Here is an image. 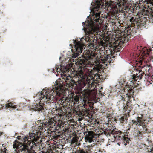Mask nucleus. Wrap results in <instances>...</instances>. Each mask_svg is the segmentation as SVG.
<instances>
[{
	"instance_id": "1",
	"label": "nucleus",
	"mask_w": 153,
	"mask_h": 153,
	"mask_svg": "<svg viewBox=\"0 0 153 153\" xmlns=\"http://www.w3.org/2000/svg\"><path fill=\"white\" fill-rule=\"evenodd\" d=\"M76 82L72 79L70 76H67L63 78L62 80L60 81L57 80L54 84L52 89L45 88L43 89L42 91L39 93L40 94V102L39 103L37 104L33 108V110L35 111L40 112H42L44 110V108L47 109L50 108V104L53 103L54 100L58 98L59 97H62L60 99L59 102H57L56 104V107L58 109L56 111H58V113L56 112V115L61 117L64 115V113L62 111V109L64 108H68L70 106H72L78 103L80 98L82 100V105L83 108L81 110H75V112L76 115L82 118L88 116L90 114V110L93 109V107L90 105L91 102L88 101L90 96V94L88 92H85L82 94V96H80L76 94H73L71 98L70 99L67 98L64 96L65 95V89L66 87H71L73 89L74 86V88L76 86Z\"/></svg>"
},
{
	"instance_id": "2",
	"label": "nucleus",
	"mask_w": 153,
	"mask_h": 153,
	"mask_svg": "<svg viewBox=\"0 0 153 153\" xmlns=\"http://www.w3.org/2000/svg\"><path fill=\"white\" fill-rule=\"evenodd\" d=\"M104 41L101 39L100 42V45L102 46V48L104 49V51L102 50L100 53V58L105 63V61L109 63H112L114 60L115 53L120 51V46H117L116 42L113 45H106L105 40Z\"/></svg>"
},
{
	"instance_id": "3",
	"label": "nucleus",
	"mask_w": 153,
	"mask_h": 153,
	"mask_svg": "<svg viewBox=\"0 0 153 153\" xmlns=\"http://www.w3.org/2000/svg\"><path fill=\"white\" fill-rule=\"evenodd\" d=\"M104 68L103 64L99 63L91 70V74L88 75L81 71L77 73L76 76L79 78V80L84 82V84H87L88 88H90L92 87L93 82L99 81L100 74L99 73L101 72V70Z\"/></svg>"
},
{
	"instance_id": "4",
	"label": "nucleus",
	"mask_w": 153,
	"mask_h": 153,
	"mask_svg": "<svg viewBox=\"0 0 153 153\" xmlns=\"http://www.w3.org/2000/svg\"><path fill=\"white\" fill-rule=\"evenodd\" d=\"M93 17L91 18V21L89 23L88 28L85 30V40L86 42H89L91 44L96 42L97 38L95 35H98L97 33L99 32V25H101L103 22V19L99 18L94 19Z\"/></svg>"
},
{
	"instance_id": "5",
	"label": "nucleus",
	"mask_w": 153,
	"mask_h": 153,
	"mask_svg": "<svg viewBox=\"0 0 153 153\" xmlns=\"http://www.w3.org/2000/svg\"><path fill=\"white\" fill-rule=\"evenodd\" d=\"M100 133L107 136H108L111 141L118 142L117 144L119 145L120 143H123L126 145L131 140L130 138L129 137L128 135H126L116 128L113 130L106 129L102 131Z\"/></svg>"
},
{
	"instance_id": "6",
	"label": "nucleus",
	"mask_w": 153,
	"mask_h": 153,
	"mask_svg": "<svg viewBox=\"0 0 153 153\" xmlns=\"http://www.w3.org/2000/svg\"><path fill=\"white\" fill-rule=\"evenodd\" d=\"M145 121V120L143 117L138 116L137 118V120H132L129 122L128 127L135 129L137 126H139V131L137 133V136L142 137L143 134L148 132V129L147 128L148 123Z\"/></svg>"
},
{
	"instance_id": "7",
	"label": "nucleus",
	"mask_w": 153,
	"mask_h": 153,
	"mask_svg": "<svg viewBox=\"0 0 153 153\" xmlns=\"http://www.w3.org/2000/svg\"><path fill=\"white\" fill-rule=\"evenodd\" d=\"M123 89L124 93H123L122 95L120 96L121 100L126 102V104L123 103L124 110L126 111H130L129 105L130 103H131L130 99L133 97L134 92L132 89H129V88H124Z\"/></svg>"
},
{
	"instance_id": "8",
	"label": "nucleus",
	"mask_w": 153,
	"mask_h": 153,
	"mask_svg": "<svg viewBox=\"0 0 153 153\" xmlns=\"http://www.w3.org/2000/svg\"><path fill=\"white\" fill-rule=\"evenodd\" d=\"M55 118V116H53L52 114H48L46 117H45L44 120H38L37 122L42 129L44 128L46 130L45 128H46L48 130L51 128H52L55 126L56 123Z\"/></svg>"
},
{
	"instance_id": "9",
	"label": "nucleus",
	"mask_w": 153,
	"mask_h": 153,
	"mask_svg": "<svg viewBox=\"0 0 153 153\" xmlns=\"http://www.w3.org/2000/svg\"><path fill=\"white\" fill-rule=\"evenodd\" d=\"M39 136L36 134L34 132L29 133V136L27 137V144L29 147V149L34 150L39 148L40 144L39 141H38L40 138Z\"/></svg>"
},
{
	"instance_id": "10",
	"label": "nucleus",
	"mask_w": 153,
	"mask_h": 153,
	"mask_svg": "<svg viewBox=\"0 0 153 153\" xmlns=\"http://www.w3.org/2000/svg\"><path fill=\"white\" fill-rule=\"evenodd\" d=\"M82 57L84 59H81L79 61H78L79 68L82 70L85 69V67H86L87 64L91 63L89 60H91L95 56L92 53V52L88 50L86 51L82 54Z\"/></svg>"
},
{
	"instance_id": "11",
	"label": "nucleus",
	"mask_w": 153,
	"mask_h": 153,
	"mask_svg": "<svg viewBox=\"0 0 153 153\" xmlns=\"http://www.w3.org/2000/svg\"><path fill=\"white\" fill-rule=\"evenodd\" d=\"M73 43L74 45V49L73 50L72 49L73 54L72 57L75 58L77 57L80 53L82 52L83 49H85L86 47L85 44L82 42V39H81L80 41H78L76 40H73Z\"/></svg>"
},
{
	"instance_id": "12",
	"label": "nucleus",
	"mask_w": 153,
	"mask_h": 153,
	"mask_svg": "<svg viewBox=\"0 0 153 153\" xmlns=\"http://www.w3.org/2000/svg\"><path fill=\"white\" fill-rule=\"evenodd\" d=\"M144 76L145 79H147L149 78L148 73H145L141 69L137 71L136 74H134L132 76V78L129 80V82H132V84H134L138 80H140L142 79L143 77Z\"/></svg>"
},
{
	"instance_id": "13",
	"label": "nucleus",
	"mask_w": 153,
	"mask_h": 153,
	"mask_svg": "<svg viewBox=\"0 0 153 153\" xmlns=\"http://www.w3.org/2000/svg\"><path fill=\"white\" fill-rule=\"evenodd\" d=\"M124 33H125L123 35V37H121V39H119V40L116 41L117 45L120 46V50H121V45L125 42H128L129 38H130L131 36V30L129 28L126 29L124 31Z\"/></svg>"
},
{
	"instance_id": "14",
	"label": "nucleus",
	"mask_w": 153,
	"mask_h": 153,
	"mask_svg": "<svg viewBox=\"0 0 153 153\" xmlns=\"http://www.w3.org/2000/svg\"><path fill=\"white\" fill-rule=\"evenodd\" d=\"M93 145L87 146L85 148L88 150L89 153H91V152L94 151L97 153V152H100V147L101 144L100 143H94Z\"/></svg>"
},
{
	"instance_id": "15",
	"label": "nucleus",
	"mask_w": 153,
	"mask_h": 153,
	"mask_svg": "<svg viewBox=\"0 0 153 153\" xmlns=\"http://www.w3.org/2000/svg\"><path fill=\"white\" fill-rule=\"evenodd\" d=\"M100 134V133L98 134H96L92 131H88V134L86 135L85 137L86 142L88 141L89 143L94 142L95 139V138L98 137Z\"/></svg>"
},
{
	"instance_id": "16",
	"label": "nucleus",
	"mask_w": 153,
	"mask_h": 153,
	"mask_svg": "<svg viewBox=\"0 0 153 153\" xmlns=\"http://www.w3.org/2000/svg\"><path fill=\"white\" fill-rule=\"evenodd\" d=\"M140 3L138 4L137 3L136 4H129L126 5L125 7H124L123 9L124 10L126 11V12L130 11L131 12H133L135 10V7H136V10H139L140 9Z\"/></svg>"
},
{
	"instance_id": "17",
	"label": "nucleus",
	"mask_w": 153,
	"mask_h": 153,
	"mask_svg": "<svg viewBox=\"0 0 153 153\" xmlns=\"http://www.w3.org/2000/svg\"><path fill=\"white\" fill-rule=\"evenodd\" d=\"M59 65H56L55 69H53L52 72L53 73H60L62 72L63 73H66L68 72L69 68L65 66L62 65L61 64L60 65V67L59 68Z\"/></svg>"
},
{
	"instance_id": "18",
	"label": "nucleus",
	"mask_w": 153,
	"mask_h": 153,
	"mask_svg": "<svg viewBox=\"0 0 153 153\" xmlns=\"http://www.w3.org/2000/svg\"><path fill=\"white\" fill-rule=\"evenodd\" d=\"M19 106L16 104V103L15 102H10L8 103L7 104H5L4 105L2 106L0 104V110L1 108H11L13 109H16V110H19L18 107ZM20 107V106H19Z\"/></svg>"
},
{
	"instance_id": "19",
	"label": "nucleus",
	"mask_w": 153,
	"mask_h": 153,
	"mask_svg": "<svg viewBox=\"0 0 153 153\" xmlns=\"http://www.w3.org/2000/svg\"><path fill=\"white\" fill-rule=\"evenodd\" d=\"M17 139L19 140H20V141H22L23 142V143L22 142H19L18 141V142L19 143V147H20L21 145H23L26 146L27 147V148H29V149L30 148L27 145V137L26 136H24L23 135L22 136H18L17 137ZM16 141L18 142V141L17 140H15L13 143V145L14 144V142Z\"/></svg>"
},
{
	"instance_id": "20",
	"label": "nucleus",
	"mask_w": 153,
	"mask_h": 153,
	"mask_svg": "<svg viewBox=\"0 0 153 153\" xmlns=\"http://www.w3.org/2000/svg\"><path fill=\"white\" fill-rule=\"evenodd\" d=\"M100 12H98L96 13L95 14H94V15H93L92 16H91V17L90 21H88V22H87V23L86 24L85 22H83L82 23V26H83L84 27V28L83 29V30L84 29V30H85V28H88V25H89L88 24L89 23H90L91 21V18L92 17H93L94 19H94H98L99 17V19H103V18H101L100 16Z\"/></svg>"
},
{
	"instance_id": "21",
	"label": "nucleus",
	"mask_w": 153,
	"mask_h": 153,
	"mask_svg": "<svg viewBox=\"0 0 153 153\" xmlns=\"http://www.w3.org/2000/svg\"><path fill=\"white\" fill-rule=\"evenodd\" d=\"M57 143H52L49 146L50 148L47 150L46 152L42 151V153H55L53 150L56 148H58V145H57Z\"/></svg>"
},
{
	"instance_id": "22",
	"label": "nucleus",
	"mask_w": 153,
	"mask_h": 153,
	"mask_svg": "<svg viewBox=\"0 0 153 153\" xmlns=\"http://www.w3.org/2000/svg\"><path fill=\"white\" fill-rule=\"evenodd\" d=\"M139 64V66L141 68V70L145 73H148L149 76V70L150 68V65L148 64L143 65L142 62H140Z\"/></svg>"
},
{
	"instance_id": "23",
	"label": "nucleus",
	"mask_w": 153,
	"mask_h": 153,
	"mask_svg": "<svg viewBox=\"0 0 153 153\" xmlns=\"http://www.w3.org/2000/svg\"><path fill=\"white\" fill-rule=\"evenodd\" d=\"M143 55L146 56H147L149 55V51L147 48H143Z\"/></svg>"
},
{
	"instance_id": "24",
	"label": "nucleus",
	"mask_w": 153,
	"mask_h": 153,
	"mask_svg": "<svg viewBox=\"0 0 153 153\" xmlns=\"http://www.w3.org/2000/svg\"><path fill=\"white\" fill-rule=\"evenodd\" d=\"M85 150L83 149H79L77 150L75 152V153H89L88 150L86 149L85 148Z\"/></svg>"
},
{
	"instance_id": "25",
	"label": "nucleus",
	"mask_w": 153,
	"mask_h": 153,
	"mask_svg": "<svg viewBox=\"0 0 153 153\" xmlns=\"http://www.w3.org/2000/svg\"><path fill=\"white\" fill-rule=\"evenodd\" d=\"M127 120L126 117L123 116L120 119V121L122 123L124 124L126 123V121Z\"/></svg>"
},
{
	"instance_id": "26",
	"label": "nucleus",
	"mask_w": 153,
	"mask_h": 153,
	"mask_svg": "<svg viewBox=\"0 0 153 153\" xmlns=\"http://www.w3.org/2000/svg\"><path fill=\"white\" fill-rule=\"evenodd\" d=\"M140 0V3L141 2L143 4L144 3L146 2L147 4H152V2L153 1V0Z\"/></svg>"
},
{
	"instance_id": "27",
	"label": "nucleus",
	"mask_w": 153,
	"mask_h": 153,
	"mask_svg": "<svg viewBox=\"0 0 153 153\" xmlns=\"http://www.w3.org/2000/svg\"><path fill=\"white\" fill-rule=\"evenodd\" d=\"M95 5H97L96 7L97 8H100V6L101 5L100 1L98 0L95 1Z\"/></svg>"
},
{
	"instance_id": "28",
	"label": "nucleus",
	"mask_w": 153,
	"mask_h": 153,
	"mask_svg": "<svg viewBox=\"0 0 153 153\" xmlns=\"http://www.w3.org/2000/svg\"><path fill=\"white\" fill-rule=\"evenodd\" d=\"M78 141V140L75 137H73L71 141L72 143H77Z\"/></svg>"
},
{
	"instance_id": "29",
	"label": "nucleus",
	"mask_w": 153,
	"mask_h": 153,
	"mask_svg": "<svg viewBox=\"0 0 153 153\" xmlns=\"http://www.w3.org/2000/svg\"><path fill=\"white\" fill-rule=\"evenodd\" d=\"M130 22H132V23H134V22H136V20L134 19L133 17H132L131 19H130Z\"/></svg>"
},
{
	"instance_id": "30",
	"label": "nucleus",
	"mask_w": 153,
	"mask_h": 153,
	"mask_svg": "<svg viewBox=\"0 0 153 153\" xmlns=\"http://www.w3.org/2000/svg\"><path fill=\"white\" fill-rule=\"evenodd\" d=\"M128 82H128V83H129V85H130V86H131V87L133 88H134L135 87L134 86H133L134 85V84H132V82H130L129 81H128ZM130 87H131V86H130Z\"/></svg>"
},
{
	"instance_id": "31",
	"label": "nucleus",
	"mask_w": 153,
	"mask_h": 153,
	"mask_svg": "<svg viewBox=\"0 0 153 153\" xmlns=\"http://www.w3.org/2000/svg\"><path fill=\"white\" fill-rule=\"evenodd\" d=\"M60 136L59 135H56L53 136V138L54 139L56 140L57 139H58V137H59Z\"/></svg>"
},
{
	"instance_id": "32",
	"label": "nucleus",
	"mask_w": 153,
	"mask_h": 153,
	"mask_svg": "<svg viewBox=\"0 0 153 153\" xmlns=\"http://www.w3.org/2000/svg\"><path fill=\"white\" fill-rule=\"evenodd\" d=\"M150 150V151H149V150L148 151L149 153H153V147Z\"/></svg>"
},
{
	"instance_id": "33",
	"label": "nucleus",
	"mask_w": 153,
	"mask_h": 153,
	"mask_svg": "<svg viewBox=\"0 0 153 153\" xmlns=\"http://www.w3.org/2000/svg\"><path fill=\"white\" fill-rule=\"evenodd\" d=\"M71 128H73L74 127V124H71Z\"/></svg>"
},
{
	"instance_id": "34",
	"label": "nucleus",
	"mask_w": 153,
	"mask_h": 153,
	"mask_svg": "<svg viewBox=\"0 0 153 153\" xmlns=\"http://www.w3.org/2000/svg\"><path fill=\"white\" fill-rule=\"evenodd\" d=\"M2 133L1 132H0V136H1L2 135Z\"/></svg>"
},
{
	"instance_id": "35",
	"label": "nucleus",
	"mask_w": 153,
	"mask_h": 153,
	"mask_svg": "<svg viewBox=\"0 0 153 153\" xmlns=\"http://www.w3.org/2000/svg\"><path fill=\"white\" fill-rule=\"evenodd\" d=\"M135 10H134V11H136V7H135Z\"/></svg>"
},
{
	"instance_id": "36",
	"label": "nucleus",
	"mask_w": 153,
	"mask_h": 153,
	"mask_svg": "<svg viewBox=\"0 0 153 153\" xmlns=\"http://www.w3.org/2000/svg\"><path fill=\"white\" fill-rule=\"evenodd\" d=\"M82 70V69H80V70Z\"/></svg>"
},
{
	"instance_id": "37",
	"label": "nucleus",
	"mask_w": 153,
	"mask_h": 153,
	"mask_svg": "<svg viewBox=\"0 0 153 153\" xmlns=\"http://www.w3.org/2000/svg\"><path fill=\"white\" fill-rule=\"evenodd\" d=\"M101 1H102V0H101Z\"/></svg>"
},
{
	"instance_id": "38",
	"label": "nucleus",
	"mask_w": 153,
	"mask_h": 153,
	"mask_svg": "<svg viewBox=\"0 0 153 153\" xmlns=\"http://www.w3.org/2000/svg\"><path fill=\"white\" fill-rule=\"evenodd\" d=\"M153 59V58H152Z\"/></svg>"
}]
</instances>
